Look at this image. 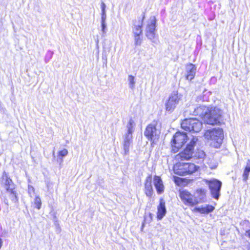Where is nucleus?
<instances>
[{
	"instance_id": "nucleus-6",
	"label": "nucleus",
	"mask_w": 250,
	"mask_h": 250,
	"mask_svg": "<svg viewBox=\"0 0 250 250\" xmlns=\"http://www.w3.org/2000/svg\"><path fill=\"white\" fill-rule=\"evenodd\" d=\"M145 18V13H143L141 16L133 21L132 33L134 36L135 45H140L142 39L140 36L142 33V26Z\"/></svg>"
},
{
	"instance_id": "nucleus-2",
	"label": "nucleus",
	"mask_w": 250,
	"mask_h": 250,
	"mask_svg": "<svg viewBox=\"0 0 250 250\" xmlns=\"http://www.w3.org/2000/svg\"><path fill=\"white\" fill-rule=\"evenodd\" d=\"M0 185L6 191L8 196L11 201L14 203L18 201L17 193L16 189V185L10 178L8 173L4 171L0 179Z\"/></svg>"
},
{
	"instance_id": "nucleus-3",
	"label": "nucleus",
	"mask_w": 250,
	"mask_h": 250,
	"mask_svg": "<svg viewBox=\"0 0 250 250\" xmlns=\"http://www.w3.org/2000/svg\"><path fill=\"white\" fill-rule=\"evenodd\" d=\"M200 197L198 199L192 195L189 191L186 190L180 191L179 196L182 202L185 205L193 207L199 203L205 202L206 198L205 193L200 190Z\"/></svg>"
},
{
	"instance_id": "nucleus-19",
	"label": "nucleus",
	"mask_w": 250,
	"mask_h": 250,
	"mask_svg": "<svg viewBox=\"0 0 250 250\" xmlns=\"http://www.w3.org/2000/svg\"><path fill=\"white\" fill-rule=\"evenodd\" d=\"M215 209V208L209 205H206L205 206H201L198 207H196L194 209V211L200 213L201 214H208L212 212Z\"/></svg>"
},
{
	"instance_id": "nucleus-11",
	"label": "nucleus",
	"mask_w": 250,
	"mask_h": 250,
	"mask_svg": "<svg viewBox=\"0 0 250 250\" xmlns=\"http://www.w3.org/2000/svg\"><path fill=\"white\" fill-rule=\"evenodd\" d=\"M188 136L186 133L177 132L173 137L171 141V151L177 152L179 149L187 142Z\"/></svg>"
},
{
	"instance_id": "nucleus-15",
	"label": "nucleus",
	"mask_w": 250,
	"mask_h": 250,
	"mask_svg": "<svg viewBox=\"0 0 250 250\" xmlns=\"http://www.w3.org/2000/svg\"><path fill=\"white\" fill-rule=\"evenodd\" d=\"M186 79L191 81L195 77L196 73V67L192 63H188L186 67Z\"/></svg>"
},
{
	"instance_id": "nucleus-1",
	"label": "nucleus",
	"mask_w": 250,
	"mask_h": 250,
	"mask_svg": "<svg viewBox=\"0 0 250 250\" xmlns=\"http://www.w3.org/2000/svg\"><path fill=\"white\" fill-rule=\"evenodd\" d=\"M192 115L203 117L207 124L214 125L220 123L222 111L217 107L209 109L204 105L194 106L190 107Z\"/></svg>"
},
{
	"instance_id": "nucleus-7",
	"label": "nucleus",
	"mask_w": 250,
	"mask_h": 250,
	"mask_svg": "<svg viewBox=\"0 0 250 250\" xmlns=\"http://www.w3.org/2000/svg\"><path fill=\"white\" fill-rule=\"evenodd\" d=\"M198 138L193 136L184 150L175 156L177 161L188 160L193 157L194 148L196 145Z\"/></svg>"
},
{
	"instance_id": "nucleus-16",
	"label": "nucleus",
	"mask_w": 250,
	"mask_h": 250,
	"mask_svg": "<svg viewBox=\"0 0 250 250\" xmlns=\"http://www.w3.org/2000/svg\"><path fill=\"white\" fill-rule=\"evenodd\" d=\"M123 147L124 155H127L129 153V147L132 143V136L124 135L123 137Z\"/></svg>"
},
{
	"instance_id": "nucleus-8",
	"label": "nucleus",
	"mask_w": 250,
	"mask_h": 250,
	"mask_svg": "<svg viewBox=\"0 0 250 250\" xmlns=\"http://www.w3.org/2000/svg\"><path fill=\"white\" fill-rule=\"evenodd\" d=\"M156 18L154 16H151L146 21L145 29L146 36L154 43H157L158 42V39L156 36Z\"/></svg>"
},
{
	"instance_id": "nucleus-26",
	"label": "nucleus",
	"mask_w": 250,
	"mask_h": 250,
	"mask_svg": "<svg viewBox=\"0 0 250 250\" xmlns=\"http://www.w3.org/2000/svg\"><path fill=\"white\" fill-rule=\"evenodd\" d=\"M28 193L31 197H32V196L35 194V188L33 186L31 185H28Z\"/></svg>"
},
{
	"instance_id": "nucleus-20",
	"label": "nucleus",
	"mask_w": 250,
	"mask_h": 250,
	"mask_svg": "<svg viewBox=\"0 0 250 250\" xmlns=\"http://www.w3.org/2000/svg\"><path fill=\"white\" fill-rule=\"evenodd\" d=\"M135 125V124L134 121L132 119H130L128 123L126 125L127 128V132L125 133L124 135H129L132 136V133L134 132V126Z\"/></svg>"
},
{
	"instance_id": "nucleus-27",
	"label": "nucleus",
	"mask_w": 250,
	"mask_h": 250,
	"mask_svg": "<svg viewBox=\"0 0 250 250\" xmlns=\"http://www.w3.org/2000/svg\"><path fill=\"white\" fill-rule=\"evenodd\" d=\"M101 26H102V32L103 34V36H104V35L106 33V22H101Z\"/></svg>"
},
{
	"instance_id": "nucleus-17",
	"label": "nucleus",
	"mask_w": 250,
	"mask_h": 250,
	"mask_svg": "<svg viewBox=\"0 0 250 250\" xmlns=\"http://www.w3.org/2000/svg\"><path fill=\"white\" fill-rule=\"evenodd\" d=\"M153 183L158 194H161L164 192V186L161 178L159 176L155 175L154 177Z\"/></svg>"
},
{
	"instance_id": "nucleus-29",
	"label": "nucleus",
	"mask_w": 250,
	"mask_h": 250,
	"mask_svg": "<svg viewBox=\"0 0 250 250\" xmlns=\"http://www.w3.org/2000/svg\"><path fill=\"white\" fill-rule=\"evenodd\" d=\"M106 15L105 12H102L101 22H106Z\"/></svg>"
},
{
	"instance_id": "nucleus-23",
	"label": "nucleus",
	"mask_w": 250,
	"mask_h": 250,
	"mask_svg": "<svg viewBox=\"0 0 250 250\" xmlns=\"http://www.w3.org/2000/svg\"><path fill=\"white\" fill-rule=\"evenodd\" d=\"M35 207L38 209H40L42 206V201L39 196H36L34 201Z\"/></svg>"
},
{
	"instance_id": "nucleus-18",
	"label": "nucleus",
	"mask_w": 250,
	"mask_h": 250,
	"mask_svg": "<svg viewBox=\"0 0 250 250\" xmlns=\"http://www.w3.org/2000/svg\"><path fill=\"white\" fill-rule=\"evenodd\" d=\"M157 209V218L161 220L165 215L167 211L165 207V201L162 198L160 199L159 204L158 206Z\"/></svg>"
},
{
	"instance_id": "nucleus-32",
	"label": "nucleus",
	"mask_w": 250,
	"mask_h": 250,
	"mask_svg": "<svg viewBox=\"0 0 250 250\" xmlns=\"http://www.w3.org/2000/svg\"><path fill=\"white\" fill-rule=\"evenodd\" d=\"M4 202L7 206H8V200L7 199H5L4 200Z\"/></svg>"
},
{
	"instance_id": "nucleus-25",
	"label": "nucleus",
	"mask_w": 250,
	"mask_h": 250,
	"mask_svg": "<svg viewBox=\"0 0 250 250\" xmlns=\"http://www.w3.org/2000/svg\"><path fill=\"white\" fill-rule=\"evenodd\" d=\"M250 172V171L246 169H244L242 177H243V180L244 182H247V180L248 179L249 173Z\"/></svg>"
},
{
	"instance_id": "nucleus-34",
	"label": "nucleus",
	"mask_w": 250,
	"mask_h": 250,
	"mask_svg": "<svg viewBox=\"0 0 250 250\" xmlns=\"http://www.w3.org/2000/svg\"><path fill=\"white\" fill-rule=\"evenodd\" d=\"M2 245V241L1 239L0 238V249L1 248Z\"/></svg>"
},
{
	"instance_id": "nucleus-33",
	"label": "nucleus",
	"mask_w": 250,
	"mask_h": 250,
	"mask_svg": "<svg viewBox=\"0 0 250 250\" xmlns=\"http://www.w3.org/2000/svg\"><path fill=\"white\" fill-rule=\"evenodd\" d=\"M247 233L248 234V236L250 238V229L247 231Z\"/></svg>"
},
{
	"instance_id": "nucleus-10",
	"label": "nucleus",
	"mask_w": 250,
	"mask_h": 250,
	"mask_svg": "<svg viewBox=\"0 0 250 250\" xmlns=\"http://www.w3.org/2000/svg\"><path fill=\"white\" fill-rule=\"evenodd\" d=\"M181 125L183 129L189 132H198L202 128V122L196 118L186 119Z\"/></svg>"
},
{
	"instance_id": "nucleus-21",
	"label": "nucleus",
	"mask_w": 250,
	"mask_h": 250,
	"mask_svg": "<svg viewBox=\"0 0 250 250\" xmlns=\"http://www.w3.org/2000/svg\"><path fill=\"white\" fill-rule=\"evenodd\" d=\"M205 155V153L203 150H198L194 154L193 158L194 159H198L199 161H198V163H201L203 161Z\"/></svg>"
},
{
	"instance_id": "nucleus-36",
	"label": "nucleus",
	"mask_w": 250,
	"mask_h": 250,
	"mask_svg": "<svg viewBox=\"0 0 250 250\" xmlns=\"http://www.w3.org/2000/svg\"><path fill=\"white\" fill-rule=\"evenodd\" d=\"M249 250H250V246L249 247Z\"/></svg>"
},
{
	"instance_id": "nucleus-22",
	"label": "nucleus",
	"mask_w": 250,
	"mask_h": 250,
	"mask_svg": "<svg viewBox=\"0 0 250 250\" xmlns=\"http://www.w3.org/2000/svg\"><path fill=\"white\" fill-rule=\"evenodd\" d=\"M128 81L129 82V87L131 89H133L135 87V78L132 75H129L128 77Z\"/></svg>"
},
{
	"instance_id": "nucleus-31",
	"label": "nucleus",
	"mask_w": 250,
	"mask_h": 250,
	"mask_svg": "<svg viewBox=\"0 0 250 250\" xmlns=\"http://www.w3.org/2000/svg\"><path fill=\"white\" fill-rule=\"evenodd\" d=\"M105 8H106V5L105 4V3L103 2H102L101 3V9H102V12H105Z\"/></svg>"
},
{
	"instance_id": "nucleus-12",
	"label": "nucleus",
	"mask_w": 250,
	"mask_h": 250,
	"mask_svg": "<svg viewBox=\"0 0 250 250\" xmlns=\"http://www.w3.org/2000/svg\"><path fill=\"white\" fill-rule=\"evenodd\" d=\"M181 98V95L179 94L177 91H173L165 103L166 111L172 112L179 104Z\"/></svg>"
},
{
	"instance_id": "nucleus-14",
	"label": "nucleus",
	"mask_w": 250,
	"mask_h": 250,
	"mask_svg": "<svg viewBox=\"0 0 250 250\" xmlns=\"http://www.w3.org/2000/svg\"><path fill=\"white\" fill-rule=\"evenodd\" d=\"M152 177L148 175L146 179L145 183V192L146 196L150 198L153 194V190L152 186Z\"/></svg>"
},
{
	"instance_id": "nucleus-30",
	"label": "nucleus",
	"mask_w": 250,
	"mask_h": 250,
	"mask_svg": "<svg viewBox=\"0 0 250 250\" xmlns=\"http://www.w3.org/2000/svg\"><path fill=\"white\" fill-rule=\"evenodd\" d=\"M245 169L250 171V160H248Z\"/></svg>"
},
{
	"instance_id": "nucleus-13",
	"label": "nucleus",
	"mask_w": 250,
	"mask_h": 250,
	"mask_svg": "<svg viewBox=\"0 0 250 250\" xmlns=\"http://www.w3.org/2000/svg\"><path fill=\"white\" fill-rule=\"evenodd\" d=\"M210 192L212 197L218 200L220 196V190L222 187V182L215 179L207 180Z\"/></svg>"
},
{
	"instance_id": "nucleus-28",
	"label": "nucleus",
	"mask_w": 250,
	"mask_h": 250,
	"mask_svg": "<svg viewBox=\"0 0 250 250\" xmlns=\"http://www.w3.org/2000/svg\"><path fill=\"white\" fill-rule=\"evenodd\" d=\"M68 154V151L66 149H63L62 150H61L59 152V156L62 157H64L66 156Z\"/></svg>"
},
{
	"instance_id": "nucleus-24",
	"label": "nucleus",
	"mask_w": 250,
	"mask_h": 250,
	"mask_svg": "<svg viewBox=\"0 0 250 250\" xmlns=\"http://www.w3.org/2000/svg\"><path fill=\"white\" fill-rule=\"evenodd\" d=\"M208 164L209 167L211 169L215 168L217 166V163L213 159L209 160Z\"/></svg>"
},
{
	"instance_id": "nucleus-35",
	"label": "nucleus",
	"mask_w": 250,
	"mask_h": 250,
	"mask_svg": "<svg viewBox=\"0 0 250 250\" xmlns=\"http://www.w3.org/2000/svg\"><path fill=\"white\" fill-rule=\"evenodd\" d=\"M143 227H144V224H143L142 228H143Z\"/></svg>"
},
{
	"instance_id": "nucleus-9",
	"label": "nucleus",
	"mask_w": 250,
	"mask_h": 250,
	"mask_svg": "<svg viewBox=\"0 0 250 250\" xmlns=\"http://www.w3.org/2000/svg\"><path fill=\"white\" fill-rule=\"evenodd\" d=\"M160 130L156 122L153 121L146 128L144 135L152 142L151 145L156 143L159 138Z\"/></svg>"
},
{
	"instance_id": "nucleus-5",
	"label": "nucleus",
	"mask_w": 250,
	"mask_h": 250,
	"mask_svg": "<svg viewBox=\"0 0 250 250\" xmlns=\"http://www.w3.org/2000/svg\"><path fill=\"white\" fill-rule=\"evenodd\" d=\"M205 137L212 141L211 145L218 148L222 143L224 138L223 130L222 128H213L207 130L204 134Z\"/></svg>"
},
{
	"instance_id": "nucleus-4",
	"label": "nucleus",
	"mask_w": 250,
	"mask_h": 250,
	"mask_svg": "<svg viewBox=\"0 0 250 250\" xmlns=\"http://www.w3.org/2000/svg\"><path fill=\"white\" fill-rule=\"evenodd\" d=\"M199 168V166L191 163L179 162L173 167L174 173L181 176L192 174L198 171Z\"/></svg>"
}]
</instances>
